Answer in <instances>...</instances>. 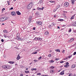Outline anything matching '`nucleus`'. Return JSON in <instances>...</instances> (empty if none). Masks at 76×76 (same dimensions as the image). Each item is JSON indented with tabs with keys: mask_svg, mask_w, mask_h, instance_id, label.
I'll return each mask as SVG.
<instances>
[{
	"mask_svg": "<svg viewBox=\"0 0 76 76\" xmlns=\"http://www.w3.org/2000/svg\"><path fill=\"white\" fill-rule=\"evenodd\" d=\"M76 0H71L72 4L73 5L75 4V1H76Z\"/></svg>",
	"mask_w": 76,
	"mask_h": 76,
	"instance_id": "8",
	"label": "nucleus"
},
{
	"mask_svg": "<svg viewBox=\"0 0 76 76\" xmlns=\"http://www.w3.org/2000/svg\"><path fill=\"white\" fill-rule=\"evenodd\" d=\"M44 7H42V8H39V7L37 8V10H43V9H44Z\"/></svg>",
	"mask_w": 76,
	"mask_h": 76,
	"instance_id": "7",
	"label": "nucleus"
},
{
	"mask_svg": "<svg viewBox=\"0 0 76 76\" xmlns=\"http://www.w3.org/2000/svg\"><path fill=\"white\" fill-rule=\"evenodd\" d=\"M10 65H4L2 66V69H5L6 70H7L10 68Z\"/></svg>",
	"mask_w": 76,
	"mask_h": 76,
	"instance_id": "2",
	"label": "nucleus"
},
{
	"mask_svg": "<svg viewBox=\"0 0 76 76\" xmlns=\"http://www.w3.org/2000/svg\"><path fill=\"white\" fill-rule=\"evenodd\" d=\"M65 67H66V68H67V67H69V65H65L64 66Z\"/></svg>",
	"mask_w": 76,
	"mask_h": 76,
	"instance_id": "22",
	"label": "nucleus"
},
{
	"mask_svg": "<svg viewBox=\"0 0 76 76\" xmlns=\"http://www.w3.org/2000/svg\"><path fill=\"white\" fill-rule=\"evenodd\" d=\"M4 37H5V38H7V36L6 35H4Z\"/></svg>",
	"mask_w": 76,
	"mask_h": 76,
	"instance_id": "51",
	"label": "nucleus"
},
{
	"mask_svg": "<svg viewBox=\"0 0 76 76\" xmlns=\"http://www.w3.org/2000/svg\"><path fill=\"white\" fill-rule=\"evenodd\" d=\"M57 28H58V29H60V27L58 26Z\"/></svg>",
	"mask_w": 76,
	"mask_h": 76,
	"instance_id": "61",
	"label": "nucleus"
},
{
	"mask_svg": "<svg viewBox=\"0 0 76 76\" xmlns=\"http://www.w3.org/2000/svg\"><path fill=\"white\" fill-rule=\"evenodd\" d=\"M34 62H37V61H38L37 60H34Z\"/></svg>",
	"mask_w": 76,
	"mask_h": 76,
	"instance_id": "50",
	"label": "nucleus"
},
{
	"mask_svg": "<svg viewBox=\"0 0 76 76\" xmlns=\"http://www.w3.org/2000/svg\"><path fill=\"white\" fill-rule=\"evenodd\" d=\"M59 60V58H56V59H55V60H56V61H58V60Z\"/></svg>",
	"mask_w": 76,
	"mask_h": 76,
	"instance_id": "45",
	"label": "nucleus"
},
{
	"mask_svg": "<svg viewBox=\"0 0 76 76\" xmlns=\"http://www.w3.org/2000/svg\"><path fill=\"white\" fill-rule=\"evenodd\" d=\"M57 10V9L54 8L53 10V12H55Z\"/></svg>",
	"mask_w": 76,
	"mask_h": 76,
	"instance_id": "28",
	"label": "nucleus"
},
{
	"mask_svg": "<svg viewBox=\"0 0 76 76\" xmlns=\"http://www.w3.org/2000/svg\"><path fill=\"white\" fill-rule=\"evenodd\" d=\"M48 34H49V33L48 31H46L45 33V35H48Z\"/></svg>",
	"mask_w": 76,
	"mask_h": 76,
	"instance_id": "13",
	"label": "nucleus"
},
{
	"mask_svg": "<svg viewBox=\"0 0 76 76\" xmlns=\"http://www.w3.org/2000/svg\"><path fill=\"white\" fill-rule=\"evenodd\" d=\"M72 74H69V75H68V76H72Z\"/></svg>",
	"mask_w": 76,
	"mask_h": 76,
	"instance_id": "54",
	"label": "nucleus"
},
{
	"mask_svg": "<svg viewBox=\"0 0 76 76\" xmlns=\"http://www.w3.org/2000/svg\"><path fill=\"white\" fill-rule=\"evenodd\" d=\"M37 53V52H35L32 53V54H35Z\"/></svg>",
	"mask_w": 76,
	"mask_h": 76,
	"instance_id": "30",
	"label": "nucleus"
},
{
	"mask_svg": "<svg viewBox=\"0 0 76 76\" xmlns=\"http://www.w3.org/2000/svg\"><path fill=\"white\" fill-rule=\"evenodd\" d=\"M7 3H8V5H10V1H7Z\"/></svg>",
	"mask_w": 76,
	"mask_h": 76,
	"instance_id": "36",
	"label": "nucleus"
},
{
	"mask_svg": "<svg viewBox=\"0 0 76 76\" xmlns=\"http://www.w3.org/2000/svg\"><path fill=\"white\" fill-rule=\"evenodd\" d=\"M62 52L63 53H65V50H63Z\"/></svg>",
	"mask_w": 76,
	"mask_h": 76,
	"instance_id": "47",
	"label": "nucleus"
},
{
	"mask_svg": "<svg viewBox=\"0 0 76 76\" xmlns=\"http://www.w3.org/2000/svg\"><path fill=\"white\" fill-rule=\"evenodd\" d=\"M13 7H11L10 9V10H13Z\"/></svg>",
	"mask_w": 76,
	"mask_h": 76,
	"instance_id": "55",
	"label": "nucleus"
},
{
	"mask_svg": "<svg viewBox=\"0 0 76 76\" xmlns=\"http://www.w3.org/2000/svg\"><path fill=\"white\" fill-rule=\"evenodd\" d=\"M48 27L49 28H51V25H50Z\"/></svg>",
	"mask_w": 76,
	"mask_h": 76,
	"instance_id": "44",
	"label": "nucleus"
},
{
	"mask_svg": "<svg viewBox=\"0 0 76 76\" xmlns=\"http://www.w3.org/2000/svg\"><path fill=\"white\" fill-rule=\"evenodd\" d=\"M64 7H68L69 6V4L68 2H65L64 3Z\"/></svg>",
	"mask_w": 76,
	"mask_h": 76,
	"instance_id": "4",
	"label": "nucleus"
},
{
	"mask_svg": "<svg viewBox=\"0 0 76 76\" xmlns=\"http://www.w3.org/2000/svg\"><path fill=\"white\" fill-rule=\"evenodd\" d=\"M49 2H50V3H55V1H49Z\"/></svg>",
	"mask_w": 76,
	"mask_h": 76,
	"instance_id": "34",
	"label": "nucleus"
},
{
	"mask_svg": "<svg viewBox=\"0 0 76 76\" xmlns=\"http://www.w3.org/2000/svg\"><path fill=\"white\" fill-rule=\"evenodd\" d=\"M7 18H6V17H4L0 18V21H1V22H3L4 21V20H7Z\"/></svg>",
	"mask_w": 76,
	"mask_h": 76,
	"instance_id": "3",
	"label": "nucleus"
},
{
	"mask_svg": "<svg viewBox=\"0 0 76 76\" xmlns=\"http://www.w3.org/2000/svg\"><path fill=\"white\" fill-rule=\"evenodd\" d=\"M64 71L63 70L60 73V75H63L64 74Z\"/></svg>",
	"mask_w": 76,
	"mask_h": 76,
	"instance_id": "11",
	"label": "nucleus"
},
{
	"mask_svg": "<svg viewBox=\"0 0 76 76\" xmlns=\"http://www.w3.org/2000/svg\"><path fill=\"white\" fill-rule=\"evenodd\" d=\"M73 54L74 56H75V55H76V52H74V53H73Z\"/></svg>",
	"mask_w": 76,
	"mask_h": 76,
	"instance_id": "42",
	"label": "nucleus"
},
{
	"mask_svg": "<svg viewBox=\"0 0 76 76\" xmlns=\"http://www.w3.org/2000/svg\"><path fill=\"white\" fill-rule=\"evenodd\" d=\"M1 41L2 42H4V40L3 39H1Z\"/></svg>",
	"mask_w": 76,
	"mask_h": 76,
	"instance_id": "52",
	"label": "nucleus"
},
{
	"mask_svg": "<svg viewBox=\"0 0 76 76\" xmlns=\"http://www.w3.org/2000/svg\"><path fill=\"white\" fill-rule=\"evenodd\" d=\"M75 14H74V15H73L71 18V20H72V19H74V18H75Z\"/></svg>",
	"mask_w": 76,
	"mask_h": 76,
	"instance_id": "14",
	"label": "nucleus"
},
{
	"mask_svg": "<svg viewBox=\"0 0 76 76\" xmlns=\"http://www.w3.org/2000/svg\"><path fill=\"white\" fill-rule=\"evenodd\" d=\"M52 25H53V26H54L55 25V24L54 23H52Z\"/></svg>",
	"mask_w": 76,
	"mask_h": 76,
	"instance_id": "39",
	"label": "nucleus"
},
{
	"mask_svg": "<svg viewBox=\"0 0 76 76\" xmlns=\"http://www.w3.org/2000/svg\"><path fill=\"white\" fill-rule=\"evenodd\" d=\"M60 63H64V61H61V62H60Z\"/></svg>",
	"mask_w": 76,
	"mask_h": 76,
	"instance_id": "56",
	"label": "nucleus"
},
{
	"mask_svg": "<svg viewBox=\"0 0 76 76\" xmlns=\"http://www.w3.org/2000/svg\"><path fill=\"white\" fill-rule=\"evenodd\" d=\"M66 65H69V63H68V62H67L66 63Z\"/></svg>",
	"mask_w": 76,
	"mask_h": 76,
	"instance_id": "49",
	"label": "nucleus"
},
{
	"mask_svg": "<svg viewBox=\"0 0 76 76\" xmlns=\"http://www.w3.org/2000/svg\"><path fill=\"white\" fill-rule=\"evenodd\" d=\"M7 37L8 38H10V36H7Z\"/></svg>",
	"mask_w": 76,
	"mask_h": 76,
	"instance_id": "63",
	"label": "nucleus"
},
{
	"mask_svg": "<svg viewBox=\"0 0 76 76\" xmlns=\"http://www.w3.org/2000/svg\"><path fill=\"white\" fill-rule=\"evenodd\" d=\"M75 67H76V65H73L72 66V68L73 69V68H75Z\"/></svg>",
	"mask_w": 76,
	"mask_h": 76,
	"instance_id": "23",
	"label": "nucleus"
},
{
	"mask_svg": "<svg viewBox=\"0 0 76 76\" xmlns=\"http://www.w3.org/2000/svg\"><path fill=\"white\" fill-rule=\"evenodd\" d=\"M54 18H56V15H54Z\"/></svg>",
	"mask_w": 76,
	"mask_h": 76,
	"instance_id": "59",
	"label": "nucleus"
},
{
	"mask_svg": "<svg viewBox=\"0 0 76 76\" xmlns=\"http://www.w3.org/2000/svg\"><path fill=\"white\" fill-rule=\"evenodd\" d=\"M37 23L38 24V25H41V24H42V22L41 21H39L37 22Z\"/></svg>",
	"mask_w": 76,
	"mask_h": 76,
	"instance_id": "20",
	"label": "nucleus"
},
{
	"mask_svg": "<svg viewBox=\"0 0 76 76\" xmlns=\"http://www.w3.org/2000/svg\"><path fill=\"white\" fill-rule=\"evenodd\" d=\"M41 39H42L41 38H38V40H39V41H41Z\"/></svg>",
	"mask_w": 76,
	"mask_h": 76,
	"instance_id": "32",
	"label": "nucleus"
},
{
	"mask_svg": "<svg viewBox=\"0 0 76 76\" xmlns=\"http://www.w3.org/2000/svg\"><path fill=\"white\" fill-rule=\"evenodd\" d=\"M32 7H33V2H31L28 5L27 9H30Z\"/></svg>",
	"mask_w": 76,
	"mask_h": 76,
	"instance_id": "1",
	"label": "nucleus"
},
{
	"mask_svg": "<svg viewBox=\"0 0 76 76\" xmlns=\"http://www.w3.org/2000/svg\"><path fill=\"white\" fill-rule=\"evenodd\" d=\"M25 72L26 73H28L29 72V71L26 70L25 71Z\"/></svg>",
	"mask_w": 76,
	"mask_h": 76,
	"instance_id": "27",
	"label": "nucleus"
},
{
	"mask_svg": "<svg viewBox=\"0 0 76 76\" xmlns=\"http://www.w3.org/2000/svg\"><path fill=\"white\" fill-rule=\"evenodd\" d=\"M59 7H60V6L58 5L57 6V9H58V8H59Z\"/></svg>",
	"mask_w": 76,
	"mask_h": 76,
	"instance_id": "40",
	"label": "nucleus"
},
{
	"mask_svg": "<svg viewBox=\"0 0 76 76\" xmlns=\"http://www.w3.org/2000/svg\"><path fill=\"white\" fill-rule=\"evenodd\" d=\"M31 70L32 71H34V70H35V71H36L37 70V69L36 68H31Z\"/></svg>",
	"mask_w": 76,
	"mask_h": 76,
	"instance_id": "17",
	"label": "nucleus"
},
{
	"mask_svg": "<svg viewBox=\"0 0 76 76\" xmlns=\"http://www.w3.org/2000/svg\"><path fill=\"white\" fill-rule=\"evenodd\" d=\"M16 13H17L18 15H20L21 13H20L19 11H16Z\"/></svg>",
	"mask_w": 76,
	"mask_h": 76,
	"instance_id": "12",
	"label": "nucleus"
},
{
	"mask_svg": "<svg viewBox=\"0 0 76 76\" xmlns=\"http://www.w3.org/2000/svg\"><path fill=\"white\" fill-rule=\"evenodd\" d=\"M57 52H59L60 53V50L59 49H57L55 50Z\"/></svg>",
	"mask_w": 76,
	"mask_h": 76,
	"instance_id": "26",
	"label": "nucleus"
},
{
	"mask_svg": "<svg viewBox=\"0 0 76 76\" xmlns=\"http://www.w3.org/2000/svg\"><path fill=\"white\" fill-rule=\"evenodd\" d=\"M68 32H72V30L71 29V28L69 29Z\"/></svg>",
	"mask_w": 76,
	"mask_h": 76,
	"instance_id": "33",
	"label": "nucleus"
},
{
	"mask_svg": "<svg viewBox=\"0 0 76 76\" xmlns=\"http://www.w3.org/2000/svg\"><path fill=\"white\" fill-rule=\"evenodd\" d=\"M48 57H51V54H49L48 55Z\"/></svg>",
	"mask_w": 76,
	"mask_h": 76,
	"instance_id": "41",
	"label": "nucleus"
},
{
	"mask_svg": "<svg viewBox=\"0 0 76 76\" xmlns=\"http://www.w3.org/2000/svg\"><path fill=\"white\" fill-rule=\"evenodd\" d=\"M37 75L41 76V74L40 73H38L37 74Z\"/></svg>",
	"mask_w": 76,
	"mask_h": 76,
	"instance_id": "31",
	"label": "nucleus"
},
{
	"mask_svg": "<svg viewBox=\"0 0 76 76\" xmlns=\"http://www.w3.org/2000/svg\"><path fill=\"white\" fill-rule=\"evenodd\" d=\"M32 17L31 16H30L28 18L29 22H31L32 20Z\"/></svg>",
	"mask_w": 76,
	"mask_h": 76,
	"instance_id": "5",
	"label": "nucleus"
},
{
	"mask_svg": "<svg viewBox=\"0 0 76 76\" xmlns=\"http://www.w3.org/2000/svg\"><path fill=\"white\" fill-rule=\"evenodd\" d=\"M66 26V25H63V26L64 27V26Z\"/></svg>",
	"mask_w": 76,
	"mask_h": 76,
	"instance_id": "58",
	"label": "nucleus"
},
{
	"mask_svg": "<svg viewBox=\"0 0 76 76\" xmlns=\"http://www.w3.org/2000/svg\"><path fill=\"white\" fill-rule=\"evenodd\" d=\"M20 76H23V74H21Z\"/></svg>",
	"mask_w": 76,
	"mask_h": 76,
	"instance_id": "57",
	"label": "nucleus"
},
{
	"mask_svg": "<svg viewBox=\"0 0 76 76\" xmlns=\"http://www.w3.org/2000/svg\"><path fill=\"white\" fill-rule=\"evenodd\" d=\"M35 29H36L35 27H34L33 28V30H35Z\"/></svg>",
	"mask_w": 76,
	"mask_h": 76,
	"instance_id": "53",
	"label": "nucleus"
},
{
	"mask_svg": "<svg viewBox=\"0 0 76 76\" xmlns=\"http://www.w3.org/2000/svg\"><path fill=\"white\" fill-rule=\"evenodd\" d=\"M50 68H51V69H53L54 68V67L52 66L50 67Z\"/></svg>",
	"mask_w": 76,
	"mask_h": 76,
	"instance_id": "38",
	"label": "nucleus"
},
{
	"mask_svg": "<svg viewBox=\"0 0 76 76\" xmlns=\"http://www.w3.org/2000/svg\"><path fill=\"white\" fill-rule=\"evenodd\" d=\"M49 62L50 63H54V61L53 60H52L50 61Z\"/></svg>",
	"mask_w": 76,
	"mask_h": 76,
	"instance_id": "25",
	"label": "nucleus"
},
{
	"mask_svg": "<svg viewBox=\"0 0 76 76\" xmlns=\"http://www.w3.org/2000/svg\"><path fill=\"white\" fill-rule=\"evenodd\" d=\"M41 76H47V75H41Z\"/></svg>",
	"mask_w": 76,
	"mask_h": 76,
	"instance_id": "64",
	"label": "nucleus"
},
{
	"mask_svg": "<svg viewBox=\"0 0 76 76\" xmlns=\"http://www.w3.org/2000/svg\"><path fill=\"white\" fill-rule=\"evenodd\" d=\"M58 21H60V22H63V20H64V19H58Z\"/></svg>",
	"mask_w": 76,
	"mask_h": 76,
	"instance_id": "19",
	"label": "nucleus"
},
{
	"mask_svg": "<svg viewBox=\"0 0 76 76\" xmlns=\"http://www.w3.org/2000/svg\"><path fill=\"white\" fill-rule=\"evenodd\" d=\"M73 23H74V24H76V22H75Z\"/></svg>",
	"mask_w": 76,
	"mask_h": 76,
	"instance_id": "60",
	"label": "nucleus"
},
{
	"mask_svg": "<svg viewBox=\"0 0 76 76\" xmlns=\"http://www.w3.org/2000/svg\"><path fill=\"white\" fill-rule=\"evenodd\" d=\"M8 63L11 64H13L15 63V62L13 61H10V62H8Z\"/></svg>",
	"mask_w": 76,
	"mask_h": 76,
	"instance_id": "18",
	"label": "nucleus"
},
{
	"mask_svg": "<svg viewBox=\"0 0 76 76\" xmlns=\"http://www.w3.org/2000/svg\"><path fill=\"white\" fill-rule=\"evenodd\" d=\"M11 14L12 16H15L16 15V12L14 11H13L11 12Z\"/></svg>",
	"mask_w": 76,
	"mask_h": 76,
	"instance_id": "6",
	"label": "nucleus"
},
{
	"mask_svg": "<svg viewBox=\"0 0 76 76\" xmlns=\"http://www.w3.org/2000/svg\"><path fill=\"white\" fill-rule=\"evenodd\" d=\"M33 40H35V41H37V40H38V38H37V37H36L34 38V39Z\"/></svg>",
	"mask_w": 76,
	"mask_h": 76,
	"instance_id": "24",
	"label": "nucleus"
},
{
	"mask_svg": "<svg viewBox=\"0 0 76 76\" xmlns=\"http://www.w3.org/2000/svg\"><path fill=\"white\" fill-rule=\"evenodd\" d=\"M74 40V39H73V38L71 39H70V40L68 41V42H72V41H73Z\"/></svg>",
	"mask_w": 76,
	"mask_h": 76,
	"instance_id": "9",
	"label": "nucleus"
},
{
	"mask_svg": "<svg viewBox=\"0 0 76 76\" xmlns=\"http://www.w3.org/2000/svg\"><path fill=\"white\" fill-rule=\"evenodd\" d=\"M3 32L4 33H6L7 34L9 33V32L6 30H3Z\"/></svg>",
	"mask_w": 76,
	"mask_h": 76,
	"instance_id": "15",
	"label": "nucleus"
},
{
	"mask_svg": "<svg viewBox=\"0 0 76 76\" xmlns=\"http://www.w3.org/2000/svg\"><path fill=\"white\" fill-rule=\"evenodd\" d=\"M41 58H42V57H40L38 58V59L39 60H41Z\"/></svg>",
	"mask_w": 76,
	"mask_h": 76,
	"instance_id": "46",
	"label": "nucleus"
},
{
	"mask_svg": "<svg viewBox=\"0 0 76 76\" xmlns=\"http://www.w3.org/2000/svg\"><path fill=\"white\" fill-rule=\"evenodd\" d=\"M17 37H19V33H17Z\"/></svg>",
	"mask_w": 76,
	"mask_h": 76,
	"instance_id": "37",
	"label": "nucleus"
},
{
	"mask_svg": "<svg viewBox=\"0 0 76 76\" xmlns=\"http://www.w3.org/2000/svg\"><path fill=\"white\" fill-rule=\"evenodd\" d=\"M20 56H19V55H18L17 56L16 59L17 60H19L20 59Z\"/></svg>",
	"mask_w": 76,
	"mask_h": 76,
	"instance_id": "10",
	"label": "nucleus"
},
{
	"mask_svg": "<svg viewBox=\"0 0 76 76\" xmlns=\"http://www.w3.org/2000/svg\"><path fill=\"white\" fill-rule=\"evenodd\" d=\"M43 1L42 0H40V4H41L42 3Z\"/></svg>",
	"mask_w": 76,
	"mask_h": 76,
	"instance_id": "35",
	"label": "nucleus"
},
{
	"mask_svg": "<svg viewBox=\"0 0 76 76\" xmlns=\"http://www.w3.org/2000/svg\"><path fill=\"white\" fill-rule=\"evenodd\" d=\"M54 70L51 69V70L50 71V73H54Z\"/></svg>",
	"mask_w": 76,
	"mask_h": 76,
	"instance_id": "16",
	"label": "nucleus"
},
{
	"mask_svg": "<svg viewBox=\"0 0 76 76\" xmlns=\"http://www.w3.org/2000/svg\"><path fill=\"white\" fill-rule=\"evenodd\" d=\"M17 40H20V41H21L22 39L20 38V37H18L16 38Z\"/></svg>",
	"mask_w": 76,
	"mask_h": 76,
	"instance_id": "21",
	"label": "nucleus"
},
{
	"mask_svg": "<svg viewBox=\"0 0 76 76\" xmlns=\"http://www.w3.org/2000/svg\"><path fill=\"white\" fill-rule=\"evenodd\" d=\"M36 15H39V13H38V12H37L36 13Z\"/></svg>",
	"mask_w": 76,
	"mask_h": 76,
	"instance_id": "48",
	"label": "nucleus"
},
{
	"mask_svg": "<svg viewBox=\"0 0 76 76\" xmlns=\"http://www.w3.org/2000/svg\"><path fill=\"white\" fill-rule=\"evenodd\" d=\"M2 10H5V8H3Z\"/></svg>",
	"mask_w": 76,
	"mask_h": 76,
	"instance_id": "62",
	"label": "nucleus"
},
{
	"mask_svg": "<svg viewBox=\"0 0 76 76\" xmlns=\"http://www.w3.org/2000/svg\"><path fill=\"white\" fill-rule=\"evenodd\" d=\"M72 25H73L74 26H76V24H74V23H73Z\"/></svg>",
	"mask_w": 76,
	"mask_h": 76,
	"instance_id": "43",
	"label": "nucleus"
},
{
	"mask_svg": "<svg viewBox=\"0 0 76 76\" xmlns=\"http://www.w3.org/2000/svg\"><path fill=\"white\" fill-rule=\"evenodd\" d=\"M72 55H71L68 56V57L69 58H71V57H72Z\"/></svg>",
	"mask_w": 76,
	"mask_h": 76,
	"instance_id": "29",
	"label": "nucleus"
}]
</instances>
